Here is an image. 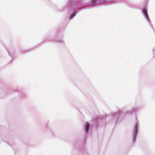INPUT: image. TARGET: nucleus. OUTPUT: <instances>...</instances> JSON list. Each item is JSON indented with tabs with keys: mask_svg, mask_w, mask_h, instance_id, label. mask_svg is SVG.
Listing matches in <instances>:
<instances>
[{
	"mask_svg": "<svg viewBox=\"0 0 155 155\" xmlns=\"http://www.w3.org/2000/svg\"><path fill=\"white\" fill-rule=\"evenodd\" d=\"M137 127L136 126L135 128V130H134V135L135 138V137L136 135V134H137Z\"/></svg>",
	"mask_w": 155,
	"mask_h": 155,
	"instance_id": "3",
	"label": "nucleus"
},
{
	"mask_svg": "<svg viewBox=\"0 0 155 155\" xmlns=\"http://www.w3.org/2000/svg\"><path fill=\"white\" fill-rule=\"evenodd\" d=\"M75 12H74L71 15V17H73L75 15Z\"/></svg>",
	"mask_w": 155,
	"mask_h": 155,
	"instance_id": "5",
	"label": "nucleus"
},
{
	"mask_svg": "<svg viewBox=\"0 0 155 155\" xmlns=\"http://www.w3.org/2000/svg\"><path fill=\"white\" fill-rule=\"evenodd\" d=\"M96 0H92V5H93V4H95V3Z\"/></svg>",
	"mask_w": 155,
	"mask_h": 155,
	"instance_id": "4",
	"label": "nucleus"
},
{
	"mask_svg": "<svg viewBox=\"0 0 155 155\" xmlns=\"http://www.w3.org/2000/svg\"><path fill=\"white\" fill-rule=\"evenodd\" d=\"M89 127V124L88 122H86L85 127V131L86 133L88 132Z\"/></svg>",
	"mask_w": 155,
	"mask_h": 155,
	"instance_id": "1",
	"label": "nucleus"
},
{
	"mask_svg": "<svg viewBox=\"0 0 155 155\" xmlns=\"http://www.w3.org/2000/svg\"><path fill=\"white\" fill-rule=\"evenodd\" d=\"M143 12L144 15L146 17L147 19L148 18V16L147 13V11L146 9L144 8L143 9Z\"/></svg>",
	"mask_w": 155,
	"mask_h": 155,
	"instance_id": "2",
	"label": "nucleus"
}]
</instances>
